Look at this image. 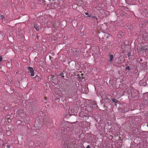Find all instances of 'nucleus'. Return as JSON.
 I'll return each mask as SVG.
<instances>
[{
	"label": "nucleus",
	"instance_id": "1",
	"mask_svg": "<svg viewBox=\"0 0 148 148\" xmlns=\"http://www.w3.org/2000/svg\"><path fill=\"white\" fill-rule=\"evenodd\" d=\"M28 69L31 75L32 76H34V71L33 68L31 67H29L27 68Z\"/></svg>",
	"mask_w": 148,
	"mask_h": 148
},
{
	"label": "nucleus",
	"instance_id": "2",
	"mask_svg": "<svg viewBox=\"0 0 148 148\" xmlns=\"http://www.w3.org/2000/svg\"><path fill=\"white\" fill-rule=\"evenodd\" d=\"M114 58V56L113 55L110 54L109 55V61L111 63L112 62Z\"/></svg>",
	"mask_w": 148,
	"mask_h": 148
},
{
	"label": "nucleus",
	"instance_id": "3",
	"mask_svg": "<svg viewBox=\"0 0 148 148\" xmlns=\"http://www.w3.org/2000/svg\"><path fill=\"white\" fill-rule=\"evenodd\" d=\"M34 78L35 80L38 82L41 79V77L38 75H36L35 77H34Z\"/></svg>",
	"mask_w": 148,
	"mask_h": 148
},
{
	"label": "nucleus",
	"instance_id": "4",
	"mask_svg": "<svg viewBox=\"0 0 148 148\" xmlns=\"http://www.w3.org/2000/svg\"><path fill=\"white\" fill-rule=\"evenodd\" d=\"M34 28L37 31H38L39 30V28L38 27V26L34 24Z\"/></svg>",
	"mask_w": 148,
	"mask_h": 148
},
{
	"label": "nucleus",
	"instance_id": "5",
	"mask_svg": "<svg viewBox=\"0 0 148 148\" xmlns=\"http://www.w3.org/2000/svg\"><path fill=\"white\" fill-rule=\"evenodd\" d=\"M141 51H146L147 49V48L146 47H143L141 48L140 49H138Z\"/></svg>",
	"mask_w": 148,
	"mask_h": 148
},
{
	"label": "nucleus",
	"instance_id": "6",
	"mask_svg": "<svg viewBox=\"0 0 148 148\" xmlns=\"http://www.w3.org/2000/svg\"><path fill=\"white\" fill-rule=\"evenodd\" d=\"M29 146H30L31 147H33L37 145L36 144H34V142L33 141H31L30 143Z\"/></svg>",
	"mask_w": 148,
	"mask_h": 148
},
{
	"label": "nucleus",
	"instance_id": "7",
	"mask_svg": "<svg viewBox=\"0 0 148 148\" xmlns=\"http://www.w3.org/2000/svg\"><path fill=\"white\" fill-rule=\"evenodd\" d=\"M143 80L140 81V82H139V84L141 86H145V83H144V84H142V82H143Z\"/></svg>",
	"mask_w": 148,
	"mask_h": 148
},
{
	"label": "nucleus",
	"instance_id": "8",
	"mask_svg": "<svg viewBox=\"0 0 148 148\" xmlns=\"http://www.w3.org/2000/svg\"><path fill=\"white\" fill-rule=\"evenodd\" d=\"M93 104V105L92 106V107L94 108H96L97 106V104L95 102Z\"/></svg>",
	"mask_w": 148,
	"mask_h": 148
},
{
	"label": "nucleus",
	"instance_id": "9",
	"mask_svg": "<svg viewBox=\"0 0 148 148\" xmlns=\"http://www.w3.org/2000/svg\"><path fill=\"white\" fill-rule=\"evenodd\" d=\"M112 101L113 102H114V103H117V102L118 101L117 100H116L115 99H113L112 100Z\"/></svg>",
	"mask_w": 148,
	"mask_h": 148
},
{
	"label": "nucleus",
	"instance_id": "10",
	"mask_svg": "<svg viewBox=\"0 0 148 148\" xmlns=\"http://www.w3.org/2000/svg\"><path fill=\"white\" fill-rule=\"evenodd\" d=\"M19 114H20V115L21 114V113H23V110H19Z\"/></svg>",
	"mask_w": 148,
	"mask_h": 148
},
{
	"label": "nucleus",
	"instance_id": "11",
	"mask_svg": "<svg viewBox=\"0 0 148 148\" xmlns=\"http://www.w3.org/2000/svg\"><path fill=\"white\" fill-rule=\"evenodd\" d=\"M2 60V57L0 55V62Z\"/></svg>",
	"mask_w": 148,
	"mask_h": 148
},
{
	"label": "nucleus",
	"instance_id": "12",
	"mask_svg": "<svg viewBox=\"0 0 148 148\" xmlns=\"http://www.w3.org/2000/svg\"><path fill=\"white\" fill-rule=\"evenodd\" d=\"M126 69L127 70H130V68L129 66H127L126 67Z\"/></svg>",
	"mask_w": 148,
	"mask_h": 148
},
{
	"label": "nucleus",
	"instance_id": "13",
	"mask_svg": "<svg viewBox=\"0 0 148 148\" xmlns=\"http://www.w3.org/2000/svg\"><path fill=\"white\" fill-rule=\"evenodd\" d=\"M1 17L2 19H3L4 18V16L3 15H1Z\"/></svg>",
	"mask_w": 148,
	"mask_h": 148
},
{
	"label": "nucleus",
	"instance_id": "14",
	"mask_svg": "<svg viewBox=\"0 0 148 148\" xmlns=\"http://www.w3.org/2000/svg\"><path fill=\"white\" fill-rule=\"evenodd\" d=\"M86 148H90V145H88L87 146Z\"/></svg>",
	"mask_w": 148,
	"mask_h": 148
},
{
	"label": "nucleus",
	"instance_id": "15",
	"mask_svg": "<svg viewBox=\"0 0 148 148\" xmlns=\"http://www.w3.org/2000/svg\"><path fill=\"white\" fill-rule=\"evenodd\" d=\"M85 14L86 15H88V13L87 12H85Z\"/></svg>",
	"mask_w": 148,
	"mask_h": 148
},
{
	"label": "nucleus",
	"instance_id": "16",
	"mask_svg": "<svg viewBox=\"0 0 148 148\" xmlns=\"http://www.w3.org/2000/svg\"><path fill=\"white\" fill-rule=\"evenodd\" d=\"M62 77H63V78H64V75H62Z\"/></svg>",
	"mask_w": 148,
	"mask_h": 148
},
{
	"label": "nucleus",
	"instance_id": "17",
	"mask_svg": "<svg viewBox=\"0 0 148 148\" xmlns=\"http://www.w3.org/2000/svg\"><path fill=\"white\" fill-rule=\"evenodd\" d=\"M130 54V53H128V54L129 56V55H130V54Z\"/></svg>",
	"mask_w": 148,
	"mask_h": 148
},
{
	"label": "nucleus",
	"instance_id": "18",
	"mask_svg": "<svg viewBox=\"0 0 148 148\" xmlns=\"http://www.w3.org/2000/svg\"><path fill=\"white\" fill-rule=\"evenodd\" d=\"M88 16L89 17H90V16Z\"/></svg>",
	"mask_w": 148,
	"mask_h": 148
}]
</instances>
